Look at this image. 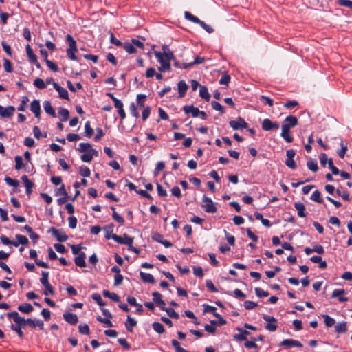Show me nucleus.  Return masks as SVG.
<instances>
[{
    "mask_svg": "<svg viewBox=\"0 0 352 352\" xmlns=\"http://www.w3.org/2000/svg\"><path fill=\"white\" fill-rule=\"evenodd\" d=\"M184 16L187 20L195 23L199 24V23H201V20L197 16L191 14L190 12L186 11L184 12Z\"/></svg>",
    "mask_w": 352,
    "mask_h": 352,
    "instance_id": "nucleus-43",
    "label": "nucleus"
},
{
    "mask_svg": "<svg viewBox=\"0 0 352 352\" xmlns=\"http://www.w3.org/2000/svg\"><path fill=\"white\" fill-rule=\"evenodd\" d=\"M199 96L203 99H205L206 101H209L210 98V94H209L206 87L200 86Z\"/></svg>",
    "mask_w": 352,
    "mask_h": 352,
    "instance_id": "nucleus-39",
    "label": "nucleus"
},
{
    "mask_svg": "<svg viewBox=\"0 0 352 352\" xmlns=\"http://www.w3.org/2000/svg\"><path fill=\"white\" fill-rule=\"evenodd\" d=\"M91 298L94 300L99 306L103 307L105 305V302L102 300L101 296L98 293H94L91 295Z\"/></svg>",
    "mask_w": 352,
    "mask_h": 352,
    "instance_id": "nucleus-51",
    "label": "nucleus"
},
{
    "mask_svg": "<svg viewBox=\"0 0 352 352\" xmlns=\"http://www.w3.org/2000/svg\"><path fill=\"white\" fill-rule=\"evenodd\" d=\"M307 168L309 170L316 172L318 170V163L316 160L310 159L307 163Z\"/></svg>",
    "mask_w": 352,
    "mask_h": 352,
    "instance_id": "nucleus-44",
    "label": "nucleus"
},
{
    "mask_svg": "<svg viewBox=\"0 0 352 352\" xmlns=\"http://www.w3.org/2000/svg\"><path fill=\"white\" fill-rule=\"evenodd\" d=\"M204 60H205L204 57H201V56H197L195 58L194 61L190 62V63H183V69H189V68L192 67L194 65L201 64V63H204Z\"/></svg>",
    "mask_w": 352,
    "mask_h": 352,
    "instance_id": "nucleus-24",
    "label": "nucleus"
},
{
    "mask_svg": "<svg viewBox=\"0 0 352 352\" xmlns=\"http://www.w3.org/2000/svg\"><path fill=\"white\" fill-rule=\"evenodd\" d=\"M280 346H285L287 348L290 347H302V344L298 340L293 339H285L283 340L280 343Z\"/></svg>",
    "mask_w": 352,
    "mask_h": 352,
    "instance_id": "nucleus-13",
    "label": "nucleus"
},
{
    "mask_svg": "<svg viewBox=\"0 0 352 352\" xmlns=\"http://www.w3.org/2000/svg\"><path fill=\"white\" fill-rule=\"evenodd\" d=\"M177 87H178L179 97L183 98L185 96L186 91L188 90V86L185 82V81L180 80L177 84Z\"/></svg>",
    "mask_w": 352,
    "mask_h": 352,
    "instance_id": "nucleus-25",
    "label": "nucleus"
},
{
    "mask_svg": "<svg viewBox=\"0 0 352 352\" xmlns=\"http://www.w3.org/2000/svg\"><path fill=\"white\" fill-rule=\"evenodd\" d=\"M122 47L125 50V51L129 54H134L136 52L137 50L133 46V43L131 42H125L123 43Z\"/></svg>",
    "mask_w": 352,
    "mask_h": 352,
    "instance_id": "nucleus-40",
    "label": "nucleus"
},
{
    "mask_svg": "<svg viewBox=\"0 0 352 352\" xmlns=\"http://www.w3.org/2000/svg\"><path fill=\"white\" fill-rule=\"evenodd\" d=\"M79 174L83 177H88L90 176L91 172L87 166H82L80 167Z\"/></svg>",
    "mask_w": 352,
    "mask_h": 352,
    "instance_id": "nucleus-50",
    "label": "nucleus"
},
{
    "mask_svg": "<svg viewBox=\"0 0 352 352\" xmlns=\"http://www.w3.org/2000/svg\"><path fill=\"white\" fill-rule=\"evenodd\" d=\"M335 331L338 333H346L347 331L346 322H342L336 324Z\"/></svg>",
    "mask_w": 352,
    "mask_h": 352,
    "instance_id": "nucleus-36",
    "label": "nucleus"
},
{
    "mask_svg": "<svg viewBox=\"0 0 352 352\" xmlns=\"http://www.w3.org/2000/svg\"><path fill=\"white\" fill-rule=\"evenodd\" d=\"M153 329L158 333H163L165 331L164 325L158 322H154L152 324Z\"/></svg>",
    "mask_w": 352,
    "mask_h": 352,
    "instance_id": "nucleus-47",
    "label": "nucleus"
},
{
    "mask_svg": "<svg viewBox=\"0 0 352 352\" xmlns=\"http://www.w3.org/2000/svg\"><path fill=\"white\" fill-rule=\"evenodd\" d=\"M146 98V96L143 94H140L137 96V105L140 108L144 107V100Z\"/></svg>",
    "mask_w": 352,
    "mask_h": 352,
    "instance_id": "nucleus-53",
    "label": "nucleus"
},
{
    "mask_svg": "<svg viewBox=\"0 0 352 352\" xmlns=\"http://www.w3.org/2000/svg\"><path fill=\"white\" fill-rule=\"evenodd\" d=\"M63 316L65 320L72 325H74L78 322V318L75 314L65 312L63 314Z\"/></svg>",
    "mask_w": 352,
    "mask_h": 352,
    "instance_id": "nucleus-16",
    "label": "nucleus"
},
{
    "mask_svg": "<svg viewBox=\"0 0 352 352\" xmlns=\"http://www.w3.org/2000/svg\"><path fill=\"white\" fill-rule=\"evenodd\" d=\"M43 108L46 113L50 115L52 117H56V112L51 103L48 100H45L43 102Z\"/></svg>",
    "mask_w": 352,
    "mask_h": 352,
    "instance_id": "nucleus-30",
    "label": "nucleus"
},
{
    "mask_svg": "<svg viewBox=\"0 0 352 352\" xmlns=\"http://www.w3.org/2000/svg\"><path fill=\"white\" fill-rule=\"evenodd\" d=\"M15 108L13 106L3 107L0 105V116L2 118H10L14 114Z\"/></svg>",
    "mask_w": 352,
    "mask_h": 352,
    "instance_id": "nucleus-14",
    "label": "nucleus"
},
{
    "mask_svg": "<svg viewBox=\"0 0 352 352\" xmlns=\"http://www.w3.org/2000/svg\"><path fill=\"white\" fill-rule=\"evenodd\" d=\"M26 322L27 324L29 325L32 329H34L36 327H38L41 329H43L44 323L41 320H32V318H28L26 319Z\"/></svg>",
    "mask_w": 352,
    "mask_h": 352,
    "instance_id": "nucleus-20",
    "label": "nucleus"
},
{
    "mask_svg": "<svg viewBox=\"0 0 352 352\" xmlns=\"http://www.w3.org/2000/svg\"><path fill=\"white\" fill-rule=\"evenodd\" d=\"M30 257L32 259H34L35 261V263L39 266V267H44V268H49L50 266L48 265V263L44 262V261H40L37 258V252L35 250H33V249H31L30 250Z\"/></svg>",
    "mask_w": 352,
    "mask_h": 352,
    "instance_id": "nucleus-15",
    "label": "nucleus"
},
{
    "mask_svg": "<svg viewBox=\"0 0 352 352\" xmlns=\"http://www.w3.org/2000/svg\"><path fill=\"white\" fill-rule=\"evenodd\" d=\"M21 179L25 186L26 194L30 195L32 192V188L34 186V183L28 179L27 175H23Z\"/></svg>",
    "mask_w": 352,
    "mask_h": 352,
    "instance_id": "nucleus-21",
    "label": "nucleus"
},
{
    "mask_svg": "<svg viewBox=\"0 0 352 352\" xmlns=\"http://www.w3.org/2000/svg\"><path fill=\"white\" fill-rule=\"evenodd\" d=\"M30 110L36 118H40L41 105L38 100H34L30 104Z\"/></svg>",
    "mask_w": 352,
    "mask_h": 352,
    "instance_id": "nucleus-17",
    "label": "nucleus"
},
{
    "mask_svg": "<svg viewBox=\"0 0 352 352\" xmlns=\"http://www.w3.org/2000/svg\"><path fill=\"white\" fill-rule=\"evenodd\" d=\"M18 309L22 313L30 314L34 309L33 307L30 303H24L18 306Z\"/></svg>",
    "mask_w": 352,
    "mask_h": 352,
    "instance_id": "nucleus-34",
    "label": "nucleus"
},
{
    "mask_svg": "<svg viewBox=\"0 0 352 352\" xmlns=\"http://www.w3.org/2000/svg\"><path fill=\"white\" fill-rule=\"evenodd\" d=\"M140 278L142 280L144 283H148L151 284H154L155 283V280L153 276L149 273H145L143 272H140Z\"/></svg>",
    "mask_w": 352,
    "mask_h": 352,
    "instance_id": "nucleus-27",
    "label": "nucleus"
},
{
    "mask_svg": "<svg viewBox=\"0 0 352 352\" xmlns=\"http://www.w3.org/2000/svg\"><path fill=\"white\" fill-rule=\"evenodd\" d=\"M121 241L123 243H118L119 244H124L128 246H131L133 243V238L128 236L126 234H124L123 236H121Z\"/></svg>",
    "mask_w": 352,
    "mask_h": 352,
    "instance_id": "nucleus-46",
    "label": "nucleus"
},
{
    "mask_svg": "<svg viewBox=\"0 0 352 352\" xmlns=\"http://www.w3.org/2000/svg\"><path fill=\"white\" fill-rule=\"evenodd\" d=\"M47 232L51 233L59 242H65L68 239V236L63 229H56L54 227H51Z\"/></svg>",
    "mask_w": 352,
    "mask_h": 352,
    "instance_id": "nucleus-4",
    "label": "nucleus"
},
{
    "mask_svg": "<svg viewBox=\"0 0 352 352\" xmlns=\"http://www.w3.org/2000/svg\"><path fill=\"white\" fill-rule=\"evenodd\" d=\"M296 155L295 151L293 149H289L286 151L287 159L285 160V164L289 168L294 170L296 168V164L294 158Z\"/></svg>",
    "mask_w": 352,
    "mask_h": 352,
    "instance_id": "nucleus-11",
    "label": "nucleus"
},
{
    "mask_svg": "<svg viewBox=\"0 0 352 352\" xmlns=\"http://www.w3.org/2000/svg\"><path fill=\"white\" fill-rule=\"evenodd\" d=\"M322 317L324 318V324L327 327H331L335 325L336 320L334 318H331L327 314H322Z\"/></svg>",
    "mask_w": 352,
    "mask_h": 352,
    "instance_id": "nucleus-42",
    "label": "nucleus"
},
{
    "mask_svg": "<svg viewBox=\"0 0 352 352\" xmlns=\"http://www.w3.org/2000/svg\"><path fill=\"white\" fill-rule=\"evenodd\" d=\"M310 199H311L312 201H316V202H317V203H318V204H322V203L324 202L323 199L321 197V193H320V192L319 190H315V191L312 193V195H311V196Z\"/></svg>",
    "mask_w": 352,
    "mask_h": 352,
    "instance_id": "nucleus-41",
    "label": "nucleus"
},
{
    "mask_svg": "<svg viewBox=\"0 0 352 352\" xmlns=\"http://www.w3.org/2000/svg\"><path fill=\"white\" fill-rule=\"evenodd\" d=\"M214 317H216L218 320H212L210 321L212 325L214 326H221L223 324H226V320L219 314H215Z\"/></svg>",
    "mask_w": 352,
    "mask_h": 352,
    "instance_id": "nucleus-35",
    "label": "nucleus"
},
{
    "mask_svg": "<svg viewBox=\"0 0 352 352\" xmlns=\"http://www.w3.org/2000/svg\"><path fill=\"white\" fill-rule=\"evenodd\" d=\"M66 41L69 45V48L67 50V55L68 58L72 60H78V58L75 55V53L78 52L76 40L72 35L67 34L66 36Z\"/></svg>",
    "mask_w": 352,
    "mask_h": 352,
    "instance_id": "nucleus-1",
    "label": "nucleus"
},
{
    "mask_svg": "<svg viewBox=\"0 0 352 352\" xmlns=\"http://www.w3.org/2000/svg\"><path fill=\"white\" fill-rule=\"evenodd\" d=\"M263 318L267 322V324L265 325V329L270 331H275L277 329V320L274 317L264 314Z\"/></svg>",
    "mask_w": 352,
    "mask_h": 352,
    "instance_id": "nucleus-6",
    "label": "nucleus"
},
{
    "mask_svg": "<svg viewBox=\"0 0 352 352\" xmlns=\"http://www.w3.org/2000/svg\"><path fill=\"white\" fill-rule=\"evenodd\" d=\"M262 129L265 131L277 130L279 128V124L276 122H272L269 118H265L261 124Z\"/></svg>",
    "mask_w": 352,
    "mask_h": 352,
    "instance_id": "nucleus-10",
    "label": "nucleus"
},
{
    "mask_svg": "<svg viewBox=\"0 0 352 352\" xmlns=\"http://www.w3.org/2000/svg\"><path fill=\"white\" fill-rule=\"evenodd\" d=\"M46 65L47 67L53 72H56L58 71V65L53 61L46 59Z\"/></svg>",
    "mask_w": 352,
    "mask_h": 352,
    "instance_id": "nucleus-63",
    "label": "nucleus"
},
{
    "mask_svg": "<svg viewBox=\"0 0 352 352\" xmlns=\"http://www.w3.org/2000/svg\"><path fill=\"white\" fill-rule=\"evenodd\" d=\"M280 136L286 142L291 143L294 141V138L291 135L290 129L282 128Z\"/></svg>",
    "mask_w": 352,
    "mask_h": 352,
    "instance_id": "nucleus-31",
    "label": "nucleus"
},
{
    "mask_svg": "<svg viewBox=\"0 0 352 352\" xmlns=\"http://www.w3.org/2000/svg\"><path fill=\"white\" fill-rule=\"evenodd\" d=\"M114 228V225L113 223H110L104 227V230L105 232V239H113L117 243H123L121 241V236H118L116 234H113Z\"/></svg>",
    "mask_w": 352,
    "mask_h": 352,
    "instance_id": "nucleus-7",
    "label": "nucleus"
},
{
    "mask_svg": "<svg viewBox=\"0 0 352 352\" xmlns=\"http://www.w3.org/2000/svg\"><path fill=\"white\" fill-rule=\"evenodd\" d=\"M4 180L6 184L10 186L18 187L19 186V182L18 180L12 179L8 176H6Z\"/></svg>",
    "mask_w": 352,
    "mask_h": 352,
    "instance_id": "nucleus-55",
    "label": "nucleus"
},
{
    "mask_svg": "<svg viewBox=\"0 0 352 352\" xmlns=\"http://www.w3.org/2000/svg\"><path fill=\"white\" fill-rule=\"evenodd\" d=\"M114 107L118 109V113L121 118L124 120L126 118V113L123 108V103L121 100L115 101Z\"/></svg>",
    "mask_w": 352,
    "mask_h": 352,
    "instance_id": "nucleus-26",
    "label": "nucleus"
},
{
    "mask_svg": "<svg viewBox=\"0 0 352 352\" xmlns=\"http://www.w3.org/2000/svg\"><path fill=\"white\" fill-rule=\"evenodd\" d=\"M49 272L47 271H42L41 275L42 277L40 278V282L43 285H45L47 283H50L49 282Z\"/></svg>",
    "mask_w": 352,
    "mask_h": 352,
    "instance_id": "nucleus-56",
    "label": "nucleus"
},
{
    "mask_svg": "<svg viewBox=\"0 0 352 352\" xmlns=\"http://www.w3.org/2000/svg\"><path fill=\"white\" fill-rule=\"evenodd\" d=\"M14 160H15V163H16L15 170H21L24 166L22 157L20 155H17L15 157Z\"/></svg>",
    "mask_w": 352,
    "mask_h": 352,
    "instance_id": "nucleus-52",
    "label": "nucleus"
},
{
    "mask_svg": "<svg viewBox=\"0 0 352 352\" xmlns=\"http://www.w3.org/2000/svg\"><path fill=\"white\" fill-rule=\"evenodd\" d=\"M229 125L233 130H239L242 129H248V124L241 117H238L235 120H230Z\"/></svg>",
    "mask_w": 352,
    "mask_h": 352,
    "instance_id": "nucleus-8",
    "label": "nucleus"
},
{
    "mask_svg": "<svg viewBox=\"0 0 352 352\" xmlns=\"http://www.w3.org/2000/svg\"><path fill=\"white\" fill-rule=\"evenodd\" d=\"M298 124V120L294 116H287L283 122L282 128L291 129Z\"/></svg>",
    "mask_w": 352,
    "mask_h": 352,
    "instance_id": "nucleus-9",
    "label": "nucleus"
},
{
    "mask_svg": "<svg viewBox=\"0 0 352 352\" xmlns=\"http://www.w3.org/2000/svg\"><path fill=\"white\" fill-rule=\"evenodd\" d=\"M54 88L58 92L60 98L69 100L68 92L65 88L60 87L56 82H54Z\"/></svg>",
    "mask_w": 352,
    "mask_h": 352,
    "instance_id": "nucleus-18",
    "label": "nucleus"
},
{
    "mask_svg": "<svg viewBox=\"0 0 352 352\" xmlns=\"http://www.w3.org/2000/svg\"><path fill=\"white\" fill-rule=\"evenodd\" d=\"M34 85L39 89H44L46 88V84L43 79L37 78L34 81Z\"/></svg>",
    "mask_w": 352,
    "mask_h": 352,
    "instance_id": "nucleus-49",
    "label": "nucleus"
},
{
    "mask_svg": "<svg viewBox=\"0 0 352 352\" xmlns=\"http://www.w3.org/2000/svg\"><path fill=\"white\" fill-rule=\"evenodd\" d=\"M256 341H257V339H256V338H252L251 340L245 341L244 346L247 349H256V351H258L259 346L256 343Z\"/></svg>",
    "mask_w": 352,
    "mask_h": 352,
    "instance_id": "nucleus-38",
    "label": "nucleus"
},
{
    "mask_svg": "<svg viewBox=\"0 0 352 352\" xmlns=\"http://www.w3.org/2000/svg\"><path fill=\"white\" fill-rule=\"evenodd\" d=\"M79 333L84 335H89L90 333V329L87 324H80L78 326Z\"/></svg>",
    "mask_w": 352,
    "mask_h": 352,
    "instance_id": "nucleus-58",
    "label": "nucleus"
},
{
    "mask_svg": "<svg viewBox=\"0 0 352 352\" xmlns=\"http://www.w3.org/2000/svg\"><path fill=\"white\" fill-rule=\"evenodd\" d=\"M211 105L213 109L220 111L221 114L225 113V108L219 102L217 101H212Z\"/></svg>",
    "mask_w": 352,
    "mask_h": 352,
    "instance_id": "nucleus-54",
    "label": "nucleus"
},
{
    "mask_svg": "<svg viewBox=\"0 0 352 352\" xmlns=\"http://www.w3.org/2000/svg\"><path fill=\"white\" fill-rule=\"evenodd\" d=\"M152 296H153V302L158 306H160V307L161 308V307H164L165 306V302L162 300V294L159 292H153L152 293Z\"/></svg>",
    "mask_w": 352,
    "mask_h": 352,
    "instance_id": "nucleus-23",
    "label": "nucleus"
},
{
    "mask_svg": "<svg viewBox=\"0 0 352 352\" xmlns=\"http://www.w3.org/2000/svg\"><path fill=\"white\" fill-rule=\"evenodd\" d=\"M294 207L298 211V216L300 217H305L307 214L305 212V206L301 202H295Z\"/></svg>",
    "mask_w": 352,
    "mask_h": 352,
    "instance_id": "nucleus-28",
    "label": "nucleus"
},
{
    "mask_svg": "<svg viewBox=\"0 0 352 352\" xmlns=\"http://www.w3.org/2000/svg\"><path fill=\"white\" fill-rule=\"evenodd\" d=\"M3 67L6 72L11 73L13 72L12 63L7 58H3Z\"/></svg>",
    "mask_w": 352,
    "mask_h": 352,
    "instance_id": "nucleus-59",
    "label": "nucleus"
},
{
    "mask_svg": "<svg viewBox=\"0 0 352 352\" xmlns=\"http://www.w3.org/2000/svg\"><path fill=\"white\" fill-rule=\"evenodd\" d=\"M137 325V321L130 316H127L126 321L125 322V327L126 330L132 333L133 327Z\"/></svg>",
    "mask_w": 352,
    "mask_h": 352,
    "instance_id": "nucleus-29",
    "label": "nucleus"
},
{
    "mask_svg": "<svg viewBox=\"0 0 352 352\" xmlns=\"http://www.w3.org/2000/svg\"><path fill=\"white\" fill-rule=\"evenodd\" d=\"M1 46L3 50L6 52V53L11 57L12 56L11 47L4 41L1 42Z\"/></svg>",
    "mask_w": 352,
    "mask_h": 352,
    "instance_id": "nucleus-62",
    "label": "nucleus"
},
{
    "mask_svg": "<svg viewBox=\"0 0 352 352\" xmlns=\"http://www.w3.org/2000/svg\"><path fill=\"white\" fill-rule=\"evenodd\" d=\"M16 239L17 241H14V246L18 247L20 244L23 245H26L29 243V241L28 238L21 234H16Z\"/></svg>",
    "mask_w": 352,
    "mask_h": 352,
    "instance_id": "nucleus-32",
    "label": "nucleus"
},
{
    "mask_svg": "<svg viewBox=\"0 0 352 352\" xmlns=\"http://www.w3.org/2000/svg\"><path fill=\"white\" fill-rule=\"evenodd\" d=\"M69 226L72 229H75L77 226L78 220L76 217L70 216L68 218Z\"/></svg>",
    "mask_w": 352,
    "mask_h": 352,
    "instance_id": "nucleus-64",
    "label": "nucleus"
},
{
    "mask_svg": "<svg viewBox=\"0 0 352 352\" xmlns=\"http://www.w3.org/2000/svg\"><path fill=\"white\" fill-rule=\"evenodd\" d=\"M8 318L13 319L16 324V327L24 328L27 325L26 319L21 317L17 311H12L7 314Z\"/></svg>",
    "mask_w": 352,
    "mask_h": 352,
    "instance_id": "nucleus-5",
    "label": "nucleus"
},
{
    "mask_svg": "<svg viewBox=\"0 0 352 352\" xmlns=\"http://www.w3.org/2000/svg\"><path fill=\"white\" fill-rule=\"evenodd\" d=\"M161 310L165 311L168 316L172 318L178 319L179 317V314L176 312L173 308L161 307Z\"/></svg>",
    "mask_w": 352,
    "mask_h": 352,
    "instance_id": "nucleus-37",
    "label": "nucleus"
},
{
    "mask_svg": "<svg viewBox=\"0 0 352 352\" xmlns=\"http://www.w3.org/2000/svg\"><path fill=\"white\" fill-rule=\"evenodd\" d=\"M25 50H26V53H27V56L28 57V60L29 62L31 63L32 62H36V59H37V56L34 53L32 47H30V45L29 44H28L26 46H25Z\"/></svg>",
    "mask_w": 352,
    "mask_h": 352,
    "instance_id": "nucleus-33",
    "label": "nucleus"
},
{
    "mask_svg": "<svg viewBox=\"0 0 352 352\" xmlns=\"http://www.w3.org/2000/svg\"><path fill=\"white\" fill-rule=\"evenodd\" d=\"M162 50H163V52L162 54L166 60H169V61L174 60L175 56H174L173 52L169 49L168 45H162Z\"/></svg>",
    "mask_w": 352,
    "mask_h": 352,
    "instance_id": "nucleus-22",
    "label": "nucleus"
},
{
    "mask_svg": "<svg viewBox=\"0 0 352 352\" xmlns=\"http://www.w3.org/2000/svg\"><path fill=\"white\" fill-rule=\"evenodd\" d=\"M130 113L132 116L138 118L140 116V114L137 110V107L134 102H131L129 107Z\"/></svg>",
    "mask_w": 352,
    "mask_h": 352,
    "instance_id": "nucleus-61",
    "label": "nucleus"
},
{
    "mask_svg": "<svg viewBox=\"0 0 352 352\" xmlns=\"http://www.w3.org/2000/svg\"><path fill=\"white\" fill-rule=\"evenodd\" d=\"M202 202L201 207L204 209L206 212L215 213L217 211V208L215 206L211 198L204 195L202 198Z\"/></svg>",
    "mask_w": 352,
    "mask_h": 352,
    "instance_id": "nucleus-2",
    "label": "nucleus"
},
{
    "mask_svg": "<svg viewBox=\"0 0 352 352\" xmlns=\"http://www.w3.org/2000/svg\"><path fill=\"white\" fill-rule=\"evenodd\" d=\"M203 307L204 313H212L214 316L215 314H218L216 312L217 308L215 307L207 304H204Z\"/></svg>",
    "mask_w": 352,
    "mask_h": 352,
    "instance_id": "nucleus-60",
    "label": "nucleus"
},
{
    "mask_svg": "<svg viewBox=\"0 0 352 352\" xmlns=\"http://www.w3.org/2000/svg\"><path fill=\"white\" fill-rule=\"evenodd\" d=\"M85 134L89 138L94 134V129L91 127L89 121H87L85 124Z\"/></svg>",
    "mask_w": 352,
    "mask_h": 352,
    "instance_id": "nucleus-48",
    "label": "nucleus"
},
{
    "mask_svg": "<svg viewBox=\"0 0 352 352\" xmlns=\"http://www.w3.org/2000/svg\"><path fill=\"white\" fill-rule=\"evenodd\" d=\"M182 110L186 115L191 114L193 118L199 116L200 110L198 107H195L193 105H185L183 107Z\"/></svg>",
    "mask_w": 352,
    "mask_h": 352,
    "instance_id": "nucleus-12",
    "label": "nucleus"
},
{
    "mask_svg": "<svg viewBox=\"0 0 352 352\" xmlns=\"http://www.w3.org/2000/svg\"><path fill=\"white\" fill-rule=\"evenodd\" d=\"M86 254L85 252H81L78 256L75 257L74 263L76 266L80 267H85L86 266Z\"/></svg>",
    "mask_w": 352,
    "mask_h": 352,
    "instance_id": "nucleus-19",
    "label": "nucleus"
},
{
    "mask_svg": "<svg viewBox=\"0 0 352 352\" xmlns=\"http://www.w3.org/2000/svg\"><path fill=\"white\" fill-rule=\"evenodd\" d=\"M155 56L157 58V60L160 62L161 66L158 67V70L160 72L170 71L171 69V66L169 60H166L164 58L162 52L155 51Z\"/></svg>",
    "mask_w": 352,
    "mask_h": 352,
    "instance_id": "nucleus-3",
    "label": "nucleus"
},
{
    "mask_svg": "<svg viewBox=\"0 0 352 352\" xmlns=\"http://www.w3.org/2000/svg\"><path fill=\"white\" fill-rule=\"evenodd\" d=\"M341 149L338 151V155L341 158L343 159L345 156L346 152L348 150L347 145L344 144L342 141L340 142Z\"/></svg>",
    "mask_w": 352,
    "mask_h": 352,
    "instance_id": "nucleus-57",
    "label": "nucleus"
},
{
    "mask_svg": "<svg viewBox=\"0 0 352 352\" xmlns=\"http://www.w3.org/2000/svg\"><path fill=\"white\" fill-rule=\"evenodd\" d=\"M58 114L61 116L60 121L65 122L69 117V112L67 109L60 108L58 110Z\"/></svg>",
    "mask_w": 352,
    "mask_h": 352,
    "instance_id": "nucleus-45",
    "label": "nucleus"
}]
</instances>
